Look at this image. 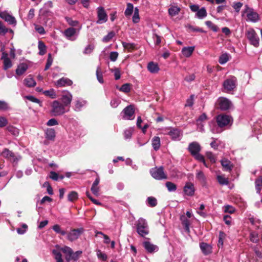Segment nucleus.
<instances>
[{"label":"nucleus","instance_id":"f257e3e1","mask_svg":"<svg viewBox=\"0 0 262 262\" xmlns=\"http://www.w3.org/2000/svg\"><path fill=\"white\" fill-rule=\"evenodd\" d=\"M60 251L64 254L65 258L68 262L71 260L76 261L78 259L82 253V251H77L74 252L70 247L66 246L60 248Z\"/></svg>","mask_w":262,"mask_h":262},{"label":"nucleus","instance_id":"f03ea898","mask_svg":"<svg viewBox=\"0 0 262 262\" xmlns=\"http://www.w3.org/2000/svg\"><path fill=\"white\" fill-rule=\"evenodd\" d=\"M137 232L141 236L144 237L149 233L148 226L146 221L140 218L136 223Z\"/></svg>","mask_w":262,"mask_h":262},{"label":"nucleus","instance_id":"7ed1b4c3","mask_svg":"<svg viewBox=\"0 0 262 262\" xmlns=\"http://www.w3.org/2000/svg\"><path fill=\"white\" fill-rule=\"evenodd\" d=\"M246 36L250 43L257 48L259 45V38L254 29L249 28L246 31Z\"/></svg>","mask_w":262,"mask_h":262},{"label":"nucleus","instance_id":"20e7f679","mask_svg":"<svg viewBox=\"0 0 262 262\" xmlns=\"http://www.w3.org/2000/svg\"><path fill=\"white\" fill-rule=\"evenodd\" d=\"M51 107V113L54 116L62 115L67 112L66 106L57 100L53 102Z\"/></svg>","mask_w":262,"mask_h":262},{"label":"nucleus","instance_id":"39448f33","mask_svg":"<svg viewBox=\"0 0 262 262\" xmlns=\"http://www.w3.org/2000/svg\"><path fill=\"white\" fill-rule=\"evenodd\" d=\"M150 173L151 176L156 180H160L167 178V175L164 172L163 167L162 166L151 168Z\"/></svg>","mask_w":262,"mask_h":262},{"label":"nucleus","instance_id":"423d86ee","mask_svg":"<svg viewBox=\"0 0 262 262\" xmlns=\"http://www.w3.org/2000/svg\"><path fill=\"white\" fill-rule=\"evenodd\" d=\"M0 17L7 22L9 25L14 27L16 26L17 21L14 16L7 11L0 12Z\"/></svg>","mask_w":262,"mask_h":262},{"label":"nucleus","instance_id":"0eeeda50","mask_svg":"<svg viewBox=\"0 0 262 262\" xmlns=\"http://www.w3.org/2000/svg\"><path fill=\"white\" fill-rule=\"evenodd\" d=\"M244 14L246 15L247 20L248 21L255 23L259 19L257 13L254 11L253 9L249 8L247 6H246Z\"/></svg>","mask_w":262,"mask_h":262},{"label":"nucleus","instance_id":"6e6552de","mask_svg":"<svg viewBox=\"0 0 262 262\" xmlns=\"http://www.w3.org/2000/svg\"><path fill=\"white\" fill-rule=\"evenodd\" d=\"M216 105L218 108L222 111H226L230 109L232 106L231 102L226 98L220 97L216 102Z\"/></svg>","mask_w":262,"mask_h":262},{"label":"nucleus","instance_id":"1a4fd4ad","mask_svg":"<svg viewBox=\"0 0 262 262\" xmlns=\"http://www.w3.org/2000/svg\"><path fill=\"white\" fill-rule=\"evenodd\" d=\"M2 155L13 163H17L21 158L20 156L15 155L7 148L4 149L2 153Z\"/></svg>","mask_w":262,"mask_h":262},{"label":"nucleus","instance_id":"9d476101","mask_svg":"<svg viewBox=\"0 0 262 262\" xmlns=\"http://www.w3.org/2000/svg\"><path fill=\"white\" fill-rule=\"evenodd\" d=\"M232 119L227 115H219L216 117V122L220 127H224L231 123Z\"/></svg>","mask_w":262,"mask_h":262},{"label":"nucleus","instance_id":"9b49d317","mask_svg":"<svg viewBox=\"0 0 262 262\" xmlns=\"http://www.w3.org/2000/svg\"><path fill=\"white\" fill-rule=\"evenodd\" d=\"M83 231L84 230L82 228L72 229L68 233H67V238L70 242L74 241L78 238Z\"/></svg>","mask_w":262,"mask_h":262},{"label":"nucleus","instance_id":"f8f14e48","mask_svg":"<svg viewBox=\"0 0 262 262\" xmlns=\"http://www.w3.org/2000/svg\"><path fill=\"white\" fill-rule=\"evenodd\" d=\"M98 20L96 23L98 24L105 23L107 20V15L103 7L100 6L97 8Z\"/></svg>","mask_w":262,"mask_h":262},{"label":"nucleus","instance_id":"ddd939ff","mask_svg":"<svg viewBox=\"0 0 262 262\" xmlns=\"http://www.w3.org/2000/svg\"><path fill=\"white\" fill-rule=\"evenodd\" d=\"M236 79L233 77L226 79L223 83V86L226 92H230L236 87Z\"/></svg>","mask_w":262,"mask_h":262},{"label":"nucleus","instance_id":"4468645a","mask_svg":"<svg viewBox=\"0 0 262 262\" xmlns=\"http://www.w3.org/2000/svg\"><path fill=\"white\" fill-rule=\"evenodd\" d=\"M123 118L126 120H132L134 118L135 111L132 105L126 106L123 111Z\"/></svg>","mask_w":262,"mask_h":262},{"label":"nucleus","instance_id":"2eb2a0df","mask_svg":"<svg viewBox=\"0 0 262 262\" xmlns=\"http://www.w3.org/2000/svg\"><path fill=\"white\" fill-rule=\"evenodd\" d=\"M168 135L170 136L172 140L179 141L182 137L183 132L178 128H172L168 133Z\"/></svg>","mask_w":262,"mask_h":262},{"label":"nucleus","instance_id":"dca6fc26","mask_svg":"<svg viewBox=\"0 0 262 262\" xmlns=\"http://www.w3.org/2000/svg\"><path fill=\"white\" fill-rule=\"evenodd\" d=\"M1 59L4 61L3 69L5 70L10 68L12 66V63L10 59L8 57V54L6 52H3Z\"/></svg>","mask_w":262,"mask_h":262},{"label":"nucleus","instance_id":"f3484780","mask_svg":"<svg viewBox=\"0 0 262 262\" xmlns=\"http://www.w3.org/2000/svg\"><path fill=\"white\" fill-rule=\"evenodd\" d=\"M143 246L148 253H152L158 250L157 246L152 244L148 241H145L143 243Z\"/></svg>","mask_w":262,"mask_h":262},{"label":"nucleus","instance_id":"a211bd4d","mask_svg":"<svg viewBox=\"0 0 262 262\" xmlns=\"http://www.w3.org/2000/svg\"><path fill=\"white\" fill-rule=\"evenodd\" d=\"M76 29L74 28H69L64 30L63 34L67 37V39L71 40H74L76 39V37H75V38H73V37L76 34Z\"/></svg>","mask_w":262,"mask_h":262},{"label":"nucleus","instance_id":"6ab92c4d","mask_svg":"<svg viewBox=\"0 0 262 262\" xmlns=\"http://www.w3.org/2000/svg\"><path fill=\"white\" fill-rule=\"evenodd\" d=\"M194 187L192 183H187L184 187L185 194L188 196H192L194 193Z\"/></svg>","mask_w":262,"mask_h":262},{"label":"nucleus","instance_id":"aec40b11","mask_svg":"<svg viewBox=\"0 0 262 262\" xmlns=\"http://www.w3.org/2000/svg\"><path fill=\"white\" fill-rule=\"evenodd\" d=\"M201 146L196 142L191 143L188 147L189 150L192 155L199 152L201 150Z\"/></svg>","mask_w":262,"mask_h":262},{"label":"nucleus","instance_id":"412c9836","mask_svg":"<svg viewBox=\"0 0 262 262\" xmlns=\"http://www.w3.org/2000/svg\"><path fill=\"white\" fill-rule=\"evenodd\" d=\"M61 100L63 105L65 106H68L71 104L72 101V95L70 93L67 92L62 95Z\"/></svg>","mask_w":262,"mask_h":262},{"label":"nucleus","instance_id":"4be33fe9","mask_svg":"<svg viewBox=\"0 0 262 262\" xmlns=\"http://www.w3.org/2000/svg\"><path fill=\"white\" fill-rule=\"evenodd\" d=\"M72 80L67 78H61L56 82V85L58 87L70 86L72 84Z\"/></svg>","mask_w":262,"mask_h":262},{"label":"nucleus","instance_id":"5701e85b","mask_svg":"<svg viewBox=\"0 0 262 262\" xmlns=\"http://www.w3.org/2000/svg\"><path fill=\"white\" fill-rule=\"evenodd\" d=\"M194 47H184L181 51L182 54L185 57H189L191 56L194 51Z\"/></svg>","mask_w":262,"mask_h":262},{"label":"nucleus","instance_id":"b1692460","mask_svg":"<svg viewBox=\"0 0 262 262\" xmlns=\"http://www.w3.org/2000/svg\"><path fill=\"white\" fill-rule=\"evenodd\" d=\"M148 70L151 73H157L160 69L158 63L151 61L147 65Z\"/></svg>","mask_w":262,"mask_h":262},{"label":"nucleus","instance_id":"393cba45","mask_svg":"<svg viewBox=\"0 0 262 262\" xmlns=\"http://www.w3.org/2000/svg\"><path fill=\"white\" fill-rule=\"evenodd\" d=\"M221 162L224 170L230 171L232 170L233 166L229 160L227 159H223Z\"/></svg>","mask_w":262,"mask_h":262},{"label":"nucleus","instance_id":"a878e982","mask_svg":"<svg viewBox=\"0 0 262 262\" xmlns=\"http://www.w3.org/2000/svg\"><path fill=\"white\" fill-rule=\"evenodd\" d=\"M180 220L187 232H189L190 222L185 215H182L180 217Z\"/></svg>","mask_w":262,"mask_h":262},{"label":"nucleus","instance_id":"bb28decb","mask_svg":"<svg viewBox=\"0 0 262 262\" xmlns=\"http://www.w3.org/2000/svg\"><path fill=\"white\" fill-rule=\"evenodd\" d=\"M181 11V8L177 6L171 5L168 9V14L171 16L178 15Z\"/></svg>","mask_w":262,"mask_h":262},{"label":"nucleus","instance_id":"cd10ccee","mask_svg":"<svg viewBox=\"0 0 262 262\" xmlns=\"http://www.w3.org/2000/svg\"><path fill=\"white\" fill-rule=\"evenodd\" d=\"M46 138L50 140H53L55 137V130L53 128H47L45 132Z\"/></svg>","mask_w":262,"mask_h":262},{"label":"nucleus","instance_id":"c85d7f7f","mask_svg":"<svg viewBox=\"0 0 262 262\" xmlns=\"http://www.w3.org/2000/svg\"><path fill=\"white\" fill-rule=\"evenodd\" d=\"M28 65L26 63H21L19 64L16 70V73L17 75H23L28 69Z\"/></svg>","mask_w":262,"mask_h":262},{"label":"nucleus","instance_id":"c756f323","mask_svg":"<svg viewBox=\"0 0 262 262\" xmlns=\"http://www.w3.org/2000/svg\"><path fill=\"white\" fill-rule=\"evenodd\" d=\"M86 103V101L81 99H78L75 102V110L76 111H79L81 108L84 106Z\"/></svg>","mask_w":262,"mask_h":262},{"label":"nucleus","instance_id":"7c9ffc66","mask_svg":"<svg viewBox=\"0 0 262 262\" xmlns=\"http://www.w3.org/2000/svg\"><path fill=\"white\" fill-rule=\"evenodd\" d=\"M200 248L205 255H207L211 252V247L206 243L200 244Z\"/></svg>","mask_w":262,"mask_h":262},{"label":"nucleus","instance_id":"2f4dec72","mask_svg":"<svg viewBox=\"0 0 262 262\" xmlns=\"http://www.w3.org/2000/svg\"><path fill=\"white\" fill-rule=\"evenodd\" d=\"M134 11V6L131 3L127 4V7L124 12V15L127 17H130Z\"/></svg>","mask_w":262,"mask_h":262},{"label":"nucleus","instance_id":"473e14b6","mask_svg":"<svg viewBox=\"0 0 262 262\" xmlns=\"http://www.w3.org/2000/svg\"><path fill=\"white\" fill-rule=\"evenodd\" d=\"M160 139L159 137H154L152 139V146L155 150H158L160 147Z\"/></svg>","mask_w":262,"mask_h":262},{"label":"nucleus","instance_id":"72a5a7b5","mask_svg":"<svg viewBox=\"0 0 262 262\" xmlns=\"http://www.w3.org/2000/svg\"><path fill=\"white\" fill-rule=\"evenodd\" d=\"M255 188L256 192L260 193L262 189V177H259L255 181Z\"/></svg>","mask_w":262,"mask_h":262},{"label":"nucleus","instance_id":"f704fd0d","mask_svg":"<svg viewBox=\"0 0 262 262\" xmlns=\"http://www.w3.org/2000/svg\"><path fill=\"white\" fill-rule=\"evenodd\" d=\"M207 13L205 7L200 9L196 12L195 15L199 19H202L207 16Z\"/></svg>","mask_w":262,"mask_h":262},{"label":"nucleus","instance_id":"c9c22d12","mask_svg":"<svg viewBox=\"0 0 262 262\" xmlns=\"http://www.w3.org/2000/svg\"><path fill=\"white\" fill-rule=\"evenodd\" d=\"M25 84L28 87H33L36 85V82L30 76H29L24 80Z\"/></svg>","mask_w":262,"mask_h":262},{"label":"nucleus","instance_id":"e433bc0d","mask_svg":"<svg viewBox=\"0 0 262 262\" xmlns=\"http://www.w3.org/2000/svg\"><path fill=\"white\" fill-rule=\"evenodd\" d=\"M140 18L139 16V10L137 7L134 9V15L132 18L133 22L135 24L138 23Z\"/></svg>","mask_w":262,"mask_h":262},{"label":"nucleus","instance_id":"4c0bfd02","mask_svg":"<svg viewBox=\"0 0 262 262\" xmlns=\"http://www.w3.org/2000/svg\"><path fill=\"white\" fill-rule=\"evenodd\" d=\"M196 179L201 183L205 184L206 183V177L202 171H197L196 174Z\"/></svg>","mask_w":262,"mask_h":262},{"label":"nucleus","instance_id":"58836bf2","mask_svg":"<svg viewBox=\"0 0 262 262\" xmlns=\"http://www.w3.org/2000/svg\"><path fill=\"white\" fill-rule=\"evenodd\" d=\"M53 230L57 233L60 234L61 235H65L67 234V232L62 230L59 225H55L52 227Z\"/></svg>","mask_w":262,"mask_h":262},{"label":"nucleus","instance_id":"ea45409f","mask_svg":"<svg viewBox=\"0 0 262 262\" xmlns=\"http://www.w3.org/2000/svg\"><path fill=\"white\" fill-rule=\"evenodd\" d=\"M122 44L124 48L128 51H131L136 48V45L134 43L122 42Z\"/></svg>","mask_w":262,"mask_h":262},{"label":"nucleus","instance_id":"a19ab883","mask_svg":"<svg viewBox=\"0 0 262 262\" xmlns=\"http://www.w3.org/2000/svg\"><path fill=\"white\" fill-rule=\"evenodd\" d=\"M229 59V56L227 53L222 54L219 58V62L221 64L226 63Z\"/></svg>","mask_w":262,"mask_h":262},{"label":"nucleus","instance_id":"79ce46f5","mask_svg":"<svg viewBox=\"0 0 262 262\" xmlns=\"http://www.w3.org/2000/svg\"><path fill=\"white\" fill-rule=\"evenodd\" d=\"M217 180L221 185H228L229 184L228 179L223 176H217Z\"/></svg>","mask_w":262,"mask_h":262},{"label":"nucleus","instance_id":"37998d69","mask_svg":"<svg viewBox=\"0 0 262 262\" xmlns=\"http://www.w3.org/2000/svg\"><path fill=\"white\" fill-rule=\"evenodd\" d=\"M96 75L98 81L101 83H103V79L101 69L100 67H98L96 70Z\"/></svg>","mask_w":262,"mask_h":262},{"label":"nucleus","instance_id":"c03bdc74","mask_svg":"<svg viewBox=\"0 0 262 262\" xmlns=\"http://www.w3.org/2000/svg\"><path fill=\"white\" fill-rule=\"evenodd\" d=\"M166 187L170 192L175 191L177 189V186L171 182H167L165 184Z\"/></svg>","mask_w":262,"mask_h":262},{"label":"nucleus","instance_id":"a18cd8bd","mask_svg":"<svg viewBox=\"0 0 262 262\" xmlns=\"http://www.w3.org/2000/svg\"><path fill=\"white\" fill-rule=\"evenodd\" d=\"M38 49L39 50V54L43 55L46 53V47L45 45L41 41L38 42Z\"/></svg>","mask_w":262,"mask_h":262},{"label":"nucleus","instance_id":"49530a36","mask_svg":"<svg viewBox=\"0 0 262 262\" xmlns=\"http://www.w3.org/2000/svg\"><path fill=\"white\" fill-rule=\"evenodd\" d=\"M53 253L55 255L56 262H63L60 251L54 250L53 251Z\"/></svg>","mask_w":262,"mask_h":262},{"label":"nucleus","instance_id":"de8ad7c7","mask_svg":"<svg viewBox=\"0 0 262 262\" xmlns=\"http://www.w3.org/2000/svg\"><path fill=\"white\" fill-rule=\"evenodd\" d=\"M250 239L253 243H257L259 241L258 234L255 232H251L250 234Z\"/></svg>","mask_w":262,"mask_h":262},{"label":"nucleus","instance_id":"09e8293b","mask_svg":"<svg viewBox=\"0 0 262 262\" xmlns=\"http://www.w3.org/2000/svg\"><path fill=\"white\" fill-rule=\"evenodd\" d=\"M206 26L213 32H217L219 30L218 27L213 24L211 21L207 20L205 22Z\"/></svg>","mask_w":262,"mask_h":262},{"label":"nucleus","instance_id":"8fccbe9b","mask_svg":"<svg viewBox=\"0 0 262 262\" xmlns=\"http://www.w3.org/2000/svg\"><path fill=\"white\" fill-rule=\"evenodd\" d=\"M68 198L69 201H74L78 199V194L75 191H71L69 193Z\"/></svg>","mask_w":262,"mask_h":262},{"label":"nucleus","instance_id":"3c124183","mask_svg":"<svg viewBox=\"0 0 262 262\" xmlns=\"http://www.w3.org/2000/svg\"><path fill=\"white\" fill-rule=\"evenodd\" d=\"M119 90L124 93H128L130 91V85L129 83H125L123 84Z\"/></svg>","mask_w":262,"mask_h":262},{"label":"nucleus","instance_id":"603ef678","mask_svg":"<svg viewBox=\"0 0 262 262\" xmlns=\"http://www.w3.org/2000/svg\"><path fill=\"white\" fill-rule=\"evenodd\" d=\"M43 93L47 96H49L52 98H56V93L54 89H50V90L45 91L43 92Z\"/></svg>","mask_w":262,"mask_h":262},{"label":"nucleus","instance_id":"864d4df0","mask_svg":"<svg viewBox=\"0 0 262 262\" xmlns=\"http://www.w3.org/2000/svg\"><path fill=\"white\" fill-rule=\"evenodd\" d=\"M28 229V226L26 224H23L21 228H18L16 230L19 234H24Z\"/></svg>","mask_w":262,"mask_h":262},{"label":"nucleus","instance_id":"5fc2aeb1","mask_svg":"<svg viewBox=\"0 0 262 262\" xmlns=\"http://www.w3.org/2000/svg\"><path fill=\"white\" fill-rule=\"evenodd\" d=\"M115 36V33L113 31L109 32L107 35L105 36L102 41L105 42H108Z\"/></svg>","mask_w":262,"mask_h":262},{"label":"nucleus","instance_id":"6e6d98bb","mask_svg":"<svg viewBox=\"0 0 262 262\" xmlns=\"http://www.w3.org/2000/svg\"><path fill=\"white\" fill-rule=\"evenodd\" d=\"M192 156L195 158V159H196L197 160H198L200 162H203L204 165L205 166H207L204 157L202 155H201V154H200L199 152L193 155Z\"/></svg>","mask_w":262,"mask_h":262},{"label":"nucleus","instance_id":"4d7b16f0","mask_svg":"<svg viewBox=\"0 0 262 262\" xmlns=\"http://www.w3.org/2000/svg\"><path fill=\"white\" fill-rule=\"evenodd\" d=\"M53 62V58H52L51 54H49L46 65L45 66V70L46 71L49 69Z\"/></svg>","mask_w":262,"mask_h":262},{"label":"nucleus","instance_id":"13d9d810","mask_svg":"<svg viewBox=\"0 0 262 262\" xmlns=\"http://www.w3.org/2000/svg\"><path fill=\"white\" fill-rule=\"evenodd\" d=\"M147 202L148 204L151 207L156 206L157 204L156 199L151 196L148 197L147 198Z\"/></svg>","mask_w":262,"mask_h":262},{"label":"nucleus","instance_id":"bf43d9fd","mask_svg":"<svg viewBox=\"0 0 262 262\" xmlns=\"http://www.w3.org/2000/svg\"><path fill=\"white\" fill-rule=\"evenodd\" d=\"M9 31V29L6 28L3 23L0 21V34L4 35Z\"/></svg>","mask_w":262,"mask_h":262},{"label":"nucleus","instance_id":"052dcab7","mask_svg":"<svg viewBox=\"0 0 262 262\" xmlns=\"http://www.w3.org/2000/svg\"><path fill=\"white\" fill-rule=\"evenodd\" d=\"M9 108V105L6 102L0 100V111H6Z\"/></svg>","mask_w":262,"mask_h":262},{"label":"nucleus","instance_id":"680f3d73","mask_svg":"<svg viewBox=\"0 0 262 262\" xmlns=\"http://www.w3.org/2000/svg\"><path fill=\"white\" fill-rule=\"evenodd\" d=\"M120 103V100L119 99L114 98L110 102L111 106L113 108L117 107Z\"/></svg>","mask_w":262,"mask_h":262},{"label":"nucleus","instance_id":"e2e57ef3","mask_svg":"<svg viewBox=\"0 0 262 262\" xmlns=\"http://www.w3.org/2000/svg\"><path fill=\"white\" fill-rule=\"evenodd\" d=\"M47 126H51L58 124L57 120L55 118L50 119L46 123Z\"/></svg>","mask_w":262,"mask_h":262},{"label":"nucleus","instance_id":"0e129e2a","mask_svg":"<svg viewBox=\"0 0 262 262\" xmlns=\"http://www.w3.org/2000/svg\"><path fill=\"white\" fill-rule=\"evenodd\" d=\"M97 255L99 258L103 260H105L107 259V255L102 252L100 250H98L97 251Z\"/></svg>","mask_w":262,"mask_h":262},{"label":"nucleus","instance_id":"69168bd1","mask_svg":"<svg viewBox=\"0 0 262 262\" xmlns=\"http://www.w3.org/2000/svg\"><path fill=\"white\" fill-rule=\"evenodd\" d=\"M132 136V129H126L124 132V136L125 139H129L131 138Z\"/></svg>","mask_w":262,"mask_h":262},{"label":"nucleus","instance_id":"338daca9","mask_svg":"<svg viewBox=\"0 0 262 262\" xmlns=\"http://www.w3.org/2000/svg\"><path fill=\"white\" fill-rule=\"evenodd\" d=\"M152 38L154 39H156V40H155L156 45H159L160 44V43L161 42V38L159 35H158V34H157L155 33H154L153 35H152Z\"/></svg>","mask_w":262,"mask_h":262},{"label":"nucleus","instance_id":"774afa93","mask_svg":"<svg viewBox=\"0 0 262 262\" xmlns=\"http://www.w3.org/2000/svg\"><path fill=\"white\" fill-rule=\"evenodd\" d=\"M243 6V4L241 2H237L234 3L233 7L235 9L236 12H238Z\"/></svg>","mask_w":262,"mask_h":262}]
</instances>
